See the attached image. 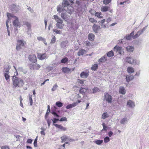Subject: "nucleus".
Listing matches in <instances>:
<instances>
[{
  "label": "nucleus",
  "mask_w": 149,
  "mask_h": 149,
  "mask_svg": "<svg viewBox=\"0 0 149 149\" xmlns=\"http://www.w3.org/2000/svg\"><path fill=\"white\" fill-rule=\"evenodd\" d=\"M52 113L54 116V117H59V115L57 114V113L54 111H52Z\"/></svg>",
  "instance_id": "13d9d810"
},
{
  "label": "nucleus",
  "mask_w": 149,
  "mask_h": 149,
  "mask_svg": "<svg viewBox=\"0 0 149 149\" xmlns=\"http://www.w3.org/2000/svg\"><path fill=\"white\" fill-rule=\"evenodd\" d=\"M68 61V59L66 57H64L62 58L61 61V63H67Z\"/></svg>",
  "instance_id": "58836bf2"
},
{
  "label": "nucleus",
  "mask_w": 149,
  "mask_h": 149,
  "mask_svg": "<svg viewBox=\"0 0 149 149\" xmlns=\"http://www.w3.org/2000/svg\"><path fill=\"white\" fill-rule=\"evenodd\" d=\"M144 31V28H143L142 30L139 31L137 33L133 36V39H134L139 37V36L143 33Z\"/></svg>",
  "instance_id": "6ab92c4d"
},
{
  "label": "nucleus",
  "mask_w": 149,
  "mask_h": 149,
  "mask_svg": "<svg viewBox=\"0 0 149 149\" xmlns=\"http://www.w3.org/2000/svg\"><path fill=\"white\" fill-rule=\"evenodd\" d=\"M56 41V38L54 36H53L51 40V43L53 44L55 43Z\"/></svg>",
  "instance_id": "5fc2aeb1"
},
{
  "label": "nucleus",
  "mask_w": 149,
  "mask_h": 149,
  "mask_svg": "<svg viewBox=\"0 0 149 149\" xmlns=\"http://www.w3.org/2000/svg\"><path fill=\"white\" fill-rule=\"evenodd\" d=\"M17 45L16 46V49L17 50H19L21 49L22 47L24 46L25 44H26L25 42H24V40H17Z\"/></svg>",
  "instance_id": "7ed1b4c3"
},
{
  "label": "nucleus",
  "mask_w": 149,
  "mask_h": 149,
  "mask_svg": "<svg viewBox=\"0 0 149 149\" xmlns=\"http://www.w3.org/2000/svg\"><path fill=\"white\" fill-rule=\"evenodd\" d=\"M10 8L11 11L17 13L20 10V8L19 5H15V4H12L10 6Z\"/></svg>",
  "instance_id": "20e7f679"
},
{
  "label": "nucleus",
  "mask_w": 149,
  "mask_h": 149,
  "mask_svg": "<svg viewBox=\"0 0 149 149\" xmlns=\"http://www.w3.org/2000/svg\"><path fill=\"white\" fill-rule=\"evenodd\" d=\"M93 90V93H95L97 92L99 90V89L97 87H95L92 89Z\"/></svg>",
  "instance_id": "4d7b16f0"
},
{
  "label": "nucleus",
  "mask_w": 149,
  "mask_h": 149,
  "mask_svg": "<svg viewBox=\"0 0 149 149\" xmlns=\"http://www.w3.org/2000/svg\"><path fill=\"white\" fill-rule=\"evenodd\" d=\"M126 48L128 52H132L134 51V47L129 46H128Z\"/></svg>",
  "instance_id": "7c9ffc66"
},
{
  "label": "nucleus",
  "mask_w": 149,
  "mask_h": 149,
  "mask_svg": "<svg viewBox=\"0 0 149 149\" xmlns=\"http://www.w3.org/2000/svg\"><path fill=\"white\" fill-rule=\"evenodd\" d=\"M89 21L92 23H96L97 22V20L94 18L91 17L89 19Z\"/></svg>",
  "instance_id": "a18cd8bd"
},
{
  "label": "nucleus",
  "mask_w": 149,
  "mask_h": 149,
  "mask_svg": "<svg viewBox=\"0 0 149 149\" xmlns=\"http://www.w3.org/2000/svg\"><path fill=\"white\" fill-rule=\"evenodd\" d=\"M95 38V35L93 33H90L88 35V39L91 41L94 40Z\"/></svg>",
  "instance_id": "bb28decb"
},
{
  "label": "nucleus",
  "mask_w": 149,
  "mask_h": 149,
  "mask_svg": "<svg viewBox=\"0 0 149 149\" xmlns=\"http://www.w3.org/2000/svg\"><path fill=\"white\" fill-rule=\"evenodd\" d=\"M53 31L55 32L57 34H60L61 33L60 31L57 29H53Z\"/></svg>",
  "instance_id": "052dcab7"
},
{
  "label": "nucleus",
  "mask_w": 149,
  "mask_h": 149,
  "mask_svg": "<svg viewBox=\"0 0 149 149\" xmlns=\"http://www.w3.org/2000/svg\"><path fill=\"white\" fill-rule=\"evenodd\" d=\"M63 6H62L61 5H59L57 7V11L59 13L63 11Z\"/></svg>",
  "instance_id": "a19ab883"
},
{
  "label": "nucleus",
  "mask_w": 149,
  "mask_h": 149,
  "mask_svg": "<svg viewBox=\"0 0 149 149\" xmlns=\"http://www.w3.org/2000/svg\"><path fill=\"white\" fill-rule=\"evenodd\" d=\"M37 39L39 41H41L43 42L46 45H47V43L46 42V39L42 37L41 36L38 37Z\"/></svg>",
  "instance_id": "5701e85b"
},
{
  "label": "nucleus",
  "mask_w": 149,
  "mask_h": 149,
  "mask_svg": "<svg viewBox=\"0 0 149 149\" xmlns=\"http://www.w3.org/2000/svg\"><path fill=\"white\" fill-rule=\"evenodd\" d=\"M84 81H85V80L83 79H78L77 80L78 83L79 84V85L81 86H84L85 85Z\"/></svg>",
  "instance_id": "2f4dec72"
},
{
  "label": "nucleus",
  "mask_w": 149,
  "mask_h": 149,
  "mask_svg": "<svg viewBox=\"0 0 149 149\" xmlns=\"http://www.w3.org/2000/svg\"><path fill=\"white\" fill-rule=\"evenodd\" d=\"M51 120L52 121L53 123V125L54 126L55 125H58L57 124H55L56 122L59 120V119L56 118H54L53 119H52Z\"/></svg>",
  "instance_id": "c03bdc74"
},
{
  "label": "nucleus",
  "mask_w": 149,
  "mask_h": 149,
  "mask_svg": "<svg viewBox=\"0 0 149 149\" xmlns=\"http://www.w3.org/2000/svg\"><path fill=\"white\" fill-rule=\"evenodd\" d=\"M103 127V129L101 130V132H102L103 131H106L107 130V127L105 126V124L104 123H103L102 124Z\"/></svg>",
  "instance_id": "6e6d98bb"
},
{
  "label": "nucleus",
  "mask_w": 149,
  "mask_h": 149,
  "mask_svg": "<svg viewBox=\"0 0 149 149\" xmlns=\"http://www.w3.org/2000/svg\"><path fill=\"white\" fill-rule=\"evenodd\" d=\"M110 140V138L108 136L105 137L104 139V141L105 143H107Z\"/></svg>",
  "instance_id": "09e8293b"
},
{
  "label": "nucleus",
  "mask_w": 149,
  "mask_h": 149,
  "mask_svg": "<svg viewBox=\"0 0 149 149\" xmlns=\"http://www.w3.org/2000/svg\"><path fill=\"white\" fill-rule=\"evenodd\" d=\"M58 87V86L57 85V84H54L52 87V91H55L57 88Z\"/></svg>",
  "instance_id": "3c124183"
},
{
  "label": "nucleus",
  "mask_w": 149,
  "mask_h": 149,
  "mask_svg": "<svg viewBox=\"0 0 149 149\" xmlns=\"http://www.w3.org/2000/svg\"><path fill=\"white\" fill-rule=\"evenodd\" d=\"M134 78V76L131 74L127 75L125 78L126 81L127 82L132 81Z\"/></svg>",
  "instance_id": "f8f14e48"
},
{
  "label": "nucleus",
  "mask_w": 149,
  "mask_h": 149,
  "mask_svg": "<svg viewBox=\"0 0 149 149\" xmlns=\"http://www.w3.org/2000/svg\"><path fill=\"white\" fill-rule=\"evenodd\" d=\"M13 85L15 87H20V86H22L24 84L23 81L22 79L15 76L13 77Z\"/></svg>",
  "instance_id": "f03ea898"
},
{
  "label": "nucleus",
  "mask_w": 149,
  "mask_h": 149,
  "mask_svg": "<svg viewBox=\"0 0 149 149\" xmlns=\"http://www.w3.org/2000/svg\"><path fill=\"white\" fill-rule=\"evenodd\" d=\"M128 119L127 118H125L122 119L120 121V123L124 125L127 123Z\"/></svg>",
  "instance_id": "b1692460"
},
{
  "label": "nucleus",
  "mask_w": 149,
  "mask_h": 149,
  "mask_svg": "<svg viewBox=\"0 0 149 149\" xmlns=\"http://www.w3.org/2000/svg\"><path fill=\"white\" fill-rule=\"evenodd\" d=\"M54 126L60 129L61 131H65L67 130V129L66 127H63L61 125H54Z\"/></svg>",
  "instance_id": "dca6fc26"
},
{
  "label": "nucleus",
  "mask_w": 149,
  "mask_h": 149,
  "mask_svg": "<svg viewBox=\"0 0 149 149\" xmlns=\"http://www.w3.org/2000/svg\"><path fill=\"white\" fill-rule=\"evenodd\" d=\"M61 17L64 20L67 19V17L65 13H62L61 14Z\"/></svg>",
  "instance_id": "49530a36"
},
{
  "label": "nucleus",
  "mask_w": 149,
  "mask_h": 149,
  "mask_svg": "<svg viewBox=\"0 0 149 149\" xmlns=\"http://www.w3.org/2000/svg\"><path fill=\"white\" fill-rule=\"evenodd\" d=\"M106 20L105 19H103L102 20H101L99 22L101 26H103L104 27H106V26L105 25H103V24L105 22Z\"/></svg>",
  "instance_id": "de8ad7c7"
},
{
  "label": "nucleus",
  "mask_w": 149,
  "mask_h": 149,
  "mask_svg": "<svg viewBox=\"0 0 149 149\" xmlns=\"http://www.w3.org/2000/svg\"><path fill=\"white\" fill-rule=\"evenodd\" d=\"M113 132L111 131H110L109 133H108V135L109 137H111V136L113 135Z\"/></svg>",
  "instance_id": "774afa93"
},
{
  "label": "nucleus",
  "mask_w": 149,
  "mask_h": 149,
  "mask_svg": "<svg viewBox=\"0 0 149 149\" xmlns=\"http://www.w3.org/2000/svg\"><path fill=\"white\" fill-rule=\"evenodd\" d=\"M10 69L9 68L8 66L5 67L3 70V73H9V70Z\"/></svg>",
  "instance_id": "79ce46f5"
},
{
  "label": "nucleus",
  "mask_w": 149,
  "mask_h": 149,
  "mask_svg": "<svg viewBox=\"0 0 149 149\" xmlns=\"http://www.w3.org/2000/svg\"><path fill=\"white\" fill-rule=\"evenodd\" d=\"M60 121H67V118L65 117H63L62 118H61V119L59 120Z\"/></svg>",
  "instance_id": "bf43d9fd"
},
{
  "label": "nucleus",
  "mask_w": 149,
  "mask_h": 149,
  "mask_svg": "<svg viewBox=\"0 0 149 149\" xmlns=\"http://www.w3.org/2000/svg\"><path fill=\"white\" fill-rule=\"evenodd\" d=\"M127 105L130 108H133L135 106L134 103L131 100H129L127 102Z\"/></svg>",
  "instance_id": "f3484780"
},
{
  "label": "nucleus",
  "mask_w": 149,
  "mask_h": 149,
  "mask_svg": "<svg viewBox=\"0 0 149 149\" xmlns=\"http://www.w3.org/2000/svg\"><path fill=\"white\" fill-rule=\"evenodd\" d=\"M28 59L32 63H36L37 62L36 56L34 54L29 55L28 57Z\"/></svg>",
  "instance_id": "423d86ee"
},
{
  "label": "nucleus",
  "mask_w": 149,
  "mask_h": 149,
  "mask_svg": "<svg viewBox=\"0 0 149 149\" xmlns=\"http://www.w3.org/2000/svg\"><path fill=\"white\" fill-rule=\"evenodd\" d=\"M7 16L9 20H10L12 18H13L15 20L13 21V25L16 27H20L21 26V24L19 22L18 18L16 16L13 15L10 13H7Z\"/></svg>",
  "instance_id": "f257e3e1"
},
{
  "label": "nucleus",
  "mask_w": 149,
  "mask_h": 149,
  "mask_svg": "<svg viewBox=\"0 0 149 149\" xmlns=\"http://www.w3.org/2000/svg\"><path fill=\"white\" fill-rule=\"evenodd\" d=\"M56 27L60 29H62L64 26V24L63 23H56Z\"/></svg>",
  "instance_id": "f704fd0d"
},
{
  "label": "nucleus",
  "mask_w": 149,
  "mask_h": 149,
  "mask_svg": "<svg viewBox=\"0 0 149 149\" xmlns=\"http://www.w3.org/2000/svg\"><path fill=\"white\" fill-rule=\"evenodd\" d=\"M89 71L87 70H85L81 73L80 74V77L83 78H86L89 75Z\"/></svg>",
  "instance_id": "0eeeda50"
},
{
  "label": "nucleus",
  "mask_w": 149,
  "mask_h": 149,
  "mask_svg": "<svg viewBox=\"0 0 149 149\" xmlns=\"http://www.w3.org/2000/svg\"><path fill=\"white\" fill-rule=\"evenodd\" d=\"M73 8L70 5L68 6L66 8H65L64 10L67 11L69 13H72L73 11Z\"/></svg>",
  "instance_id": "4468645a"
},
{
  "label": "nucleus",
  "mask_w": 149,
  "mask_h": 149,
  "mask_svg": "<svg viewBox=\"0 0 149 149\" xmlns=\"http://www.w3.org/2000/svg\"><path fill=\"white\" fill-rule=\"evenodd\" d=\"M32 141L33 140L32 139H28L26 143L31 144L32 143Z\"/></svg>",
  "instance_id": "0e129e2a"
},
{
  "label": "nucleus",
  "mask_w": 149,
  "mask_h": 149,
  "mask_svg": "<svg viewBox=\"0 0 149 149\" xmlns=\"http://www.w3.org/2000/svg\"><path fill=\"white\" fill-rule=\"evenodd\" d=\"M74 69V68H72L70 69L69 68L67 67L63 68H62V71L63 72L66 73H68L71 70L73 71Z\"/></svg>",
  "instance_id": "2eb2a0df"
},
{
  "label": "nucleus",
  "mask_w": 149,
  "mask_h": 149,
  "mask_svg": "<svg viewBox=\"0 0 149 149\" xmlns=\"http://www.w3.org/2000/svg\"><path fill=\"white\" fill-rule=\"evenodd\" d=\"M127 72L130 74L133 73L134 72V68L132 67H129L127 68Z\"/></svg>",
  "instance_id": "c85d7f7f"
},
{
  "label": "nucleus",
  "mask_w": 149,
  "mask_h": 149,
  "mask_svg": "<svg viewBox=\"0 0 149 149\" xmlns=\"http://www.w3.org/2000/svg\"><path fill=\"white\" fill-rule=\"evenodd\" d=\"M47 122L48 124V127H49L50 125V124L52 122V121L51 120H50L49 119H47Z\"/></svg>",
  "instance_id": "69168bd1"
},
{
  "label": "nucleus",
  "mask_w": 149,
  "mask_h": 149,
  "mask_svg": "<svg viewBox=\"0 0 149 149\" xmlns=\"http://www.w3.org/2000/svg\"><path fill=\"white\" fill-rule=\"evenodd\" d=\"M92 29L95 33H97L98 31L100 29V27L99 25L94 24L92 26Z\"/></svg>",
  "instance_id": "ddd939ff"
},
{
  "label": "nucleus",
  "mask_w": 149,
  "mask_h": 149,
  "mask_svg": "<svg viewBox=\"0 0 149 149\" xmlns=\"http://www.w3.org/2000/svg\"><path fill=\"white\" fill-rule=\"evenodd\" d=\"M1 149H10L8 146H5L1 147Z\"/></svg>",
  "instance_id": "e2e57ef3"
},
{
  "label": "nucleus",
  "mask_w": 149,
  "mask_h": 149,
  "mask_svg": "<svg viewBox=\"0 0 149 149\" xmlns=\"http://www.w3.org/2000/svg\"><path fill=\"white\" fill-rule=\"evenodd\" d=\"M122 48L121 47L116 46L114 47L113 50L114 51L118 52L120 54H122V53L123 52Z\"/></svg>",
  "instance_id": "9d476101"
},
{
  "label": "nucleus",
  "mask_w": 149,
  "mask_h": 149,
  "mask_svg": "<svg viewBox=\"0 0 149 149\" xmlns=\"http://www.w3.org/2000/svg\"><path fill=\"white\" fill-rule=\"evenodd\" d=\"M119 91L120 93L122 94H124L126 93L125 88L124 87H120L119 88Z\"/></svg>",
  "instance_id": "473e14b6"
},
{
  "label": "nucleus",
  "mask_w": 149,
  "mask_h": 149,
  "mask_svg": "<svg viewBox=\"0 0 149 149\" xmlns=\"http://www.w3.org/2000/svg\"><path fill=\"white\" fill-rule=\"evenodd\" d=\"M54 19H55L57 23H63V20L58 16L55 15L53 16Z\"/></svg>",
  "instance_id": "9b49d317"
},
{
  "label": "nucleus",
  "mask_w": 149,
  "mask_h": 149,
  "mask_svg": "<svg viewBox=\"0 0 149 149\" xmlns=\"http://www.w3.org/2000/svg\"><path fill=\"white\" fill-rule=\"evenodd\" d=\"M131 37L130 35H127L126 36V38L128 40H130L131 39Z\"/></svg>",
  "instance_id": "338daca9"
},
{
  "label": "nucleus",
  "mask_w": 149,
  "mask_h": 149,
  "mask_svg": "<svg viewBox=\"0 0 149 149\" xmlns=\"http://www.w3.org/2000/svg\"><path fill=\"white\" fill-rule=\"evenodd\" d=\"M88 90L87 88H84L81 87L79 90V92L80 93L83 95Z\"/></svg>",
  "instance_id": "393cba45"
},
{
  "label": "nucleus",
  "mask_w": 149,
  "mask_h": 149,
  "mask_svg": "<svg viewBox=\"0 0 149 149\" xmlns=\"http://www.w3.org/2000/svg\"><path fill=\"white\" fill-rule=\"evenodd\" d=\"M29 101L30 105L31 106L33 104V100L32 98V95H30L29 97Z\"/></svg>",
  "instance_id": "603ef678"
},
{
  "label": "nucleus",
  "mask_w": 149,
  "mask_h": 149,
  "mask_svg": "<svg viewBox=\"0 0 149 149\" xmlns=\"http://www.w3.org/2000/svg\"><path fill=\"white\" fill-rule=\"evenodd\" d=\"M114 53L112 50H111L108 52L107 54V56L109 57H110L114 56Z\"/></svg>",
  "instance_id": "e433bc0d"
},
{
  "label": "nucleus",
  "mask_w": 149,
  "mask_h": 149,
  "mask_svg": "<svg viewBox=\"0 0 149 149\" xmlns=\"http://www.w3.org/2000/svg\"><path fill=\"white\" fill-rule=\"evenodd\" d=\"M98 68V66H93L91 67V69L93 70H95L97 69Z\"/></svg>",
  "instance_id": "680f3d73"
},
{
  "label": "nucleus",
  "mask_w": 149,
  "mask_h": 149,
  "mask_svg": "<svg viewBox=\"0 0 149 149\" xmlns=\"http://www.w3.org/2000/svg\"><path fill=\"white\" fill-rule=\"evenodd\" d=\"M62 5L63 6V9H64L69 6L70 4L67 0H63L62 3Z\"/></svg>",
  "instance_id": "a211bd4d"
},
{
  "label": "nucleus",
  "mask_w": 149,
  "mask_h": 149,
  "mask_svg": "<svg viewBox=\"0 0 149 149\" xmlns=\"http://www.w3.org/2000/svg\"><path fill=\"white\" fill-rule=\"evenodd\" d=\"M86 51L85 49H81L77 53V55L78 56L83 55L84 54L86 53Z\"/></svg>",
  "instance_id": "412c9836"
},
{
  "label": "nucleus",
  "mask_w": 149,
  "mask_h": 149,
  "mask_svg": "<svg viewBox=\"0 0 149 149\" xmlns=\"http://www.w3.org/2000/svg\"><path fill=\"white\" fill-rule=\"evenodd\" d=\"M111 0H103V3L104 4L107 5L110 3Z\"/></svg>",
  "instance_id": "8fccbe9b"
},
{
  "label": "nucleus",
  "mask_w": 149,
  "mask_h": 149,
  "mask_svg": "<svg viewBox=\"0 0 149 149\" xmlns=\"http://www.w3.org/2000/svg\"><path fill=\"white\" fill-rule=\"evenodd\" d=\"M107 60V58L105 56H104L98 60V61L99 63H103L106 61Z\"/></svg>",
  "instance_id": "a878e982"
},
{
  "label": "nucleus",
  "mask_w": 149,
  "mask_h": 149,
  "mask_svg": "<svg viewBox=\"0 0 149 149\" xmlns=\"http://www.w3.org/2000/svg\"><path fill=\"white\" fill-rule=\"evenodd\" d=\"M109 116V114L108 113H107V112H104L102 114V118L104 119L108 117Z\"/></svg>",
  "instance_id": "c9c22d12"
},
{
  "label": "nucleus",
  "mask_w": 149,
  "mask_h": 149,
  "mask_svg": "<svg viewBox=\"0 0 149 149\" xmlns=\"http://www.w3.org/2000/svg\"><path fill=\"white\" fill-rule=\"evenodd\" d=\"M103 140H96L94 141V142L98 145H101L103 143Z\"/></svg>",
  "instance_id": "ea45409f"
},
{
  "label": "nucleus",
  "mask_w": 149,
  "mask_h": 149,
  "mask_svg": "<svg viewBox=\"0 0 149 149\" xmlns=\"http://www.w3.org/2000/svg\"><path fill=\"white\" fill-rule=\"evenodd\" d=\"M47 55L46 53L41 54L38 53L37 54V56L38 59L42 60L46 58Z\"/></svg>",
  "instance_id": "1a4fd4ad"
},
{
  "label": "nucleus",
  "mask_w": 149,
  "mask_h": 149,
  "mask_svg": "<svg viewBox=\"0 0 149 149\" xmlns=\"http://www.w3.org/2000/svg\"><path fill=\"white\" fill-rule=\"evenodd\" d=\"M104 99L108 103L112 102V96L107 93H105L104 95Z\"/></svg>",
  "instance_id": "39448f33"
},
{
  "label": "nucleus",
  "mask_w": 149,
  "mask_h": 149,
  "mask_svg": "<svg viewBox=\"0 0 149 149\" xmlns=\"http://www.w3.org/2000/svg\"><path fill=\"white\" fill-rule=\"evenodd\" d=\"M62 142L65 141H75L74 139L66 135H64L61 138Z\"/></svg>",
  "instance_id": "6e6552de"
},
{
  "label": "nucleus",
  "mask_w": 149,
  "mask_h": 149,
  "mask_svg": "<svg viewBox=\"0 0 149 149\" xmlns=\"http://www.w3.org/2000/svg\"><path fill=\"white\" fill-rule=\"evenodd\" d=\"M4 76L7 82H9L10 81V75H9V73H4Z\"/></svg>",
  "instance_id": "4c0bfd02"
},
{
  "label": "nucleus",
  "mask_w": 149,
  "mask_h": 149,
  "mask_svg": "<svg viewBox=\"0 0 149 149\" xmlns=\"http://www.w3.org/2000/svg\"><path fill=\"white\" fill-rule=\"evenodd\" d=\"M76 106V104L74 103L72 104H69L67 105L66 107V108L67 109H69L74 107Z\"/></svg>",
  "instance_id": "c756f323"
},
{
  "label": "nucleus",
  "mask_w": 149,
  "mask_h": 149,
  "mask_svg": "<svg viewBox=\"0 0 149 149\" xmlns=\"http://www.w3.org/2000/svg\"><path fill=\"white\" fill-rule=\"evenodd\" d=\"M110 7L107 6H102L101 8V10L102 12H105L108 11Z\"/></svg>",
  "instance_id": "aec40b11"
},
{
  "label": "nucleus",
  "mask_w": 149,
  "mask_h": 149,
  "mask_svg": "<svg viewBox=\"0 0 149 149\" xmlns=\"http://www.w3.org/2000/svg\"><path fill=\"white\" fill-rule=\"evenodd\" d=\"M56 105L57 107L60 108L63 106V104L60 101H58L56 102Z\"/></svg>",
  "instance_id": "37998d69"
},
{
  "label": "nucleus",
  "mask_w": 149,
  "mask_h": 149,
  "mask_svg": "<svg viewBox=\"0 0 149 149\" xmlns=\"http://www.w3.org/2000/svg\"><path fill=\"white\" fill-rule=\"evenodd\" d=\"M23 24L26 26L28 30L31 29V24L29 22H23Z\"/></svg>",
  "instance_id": "cd10ccee"
},
{
  "label": "nucleus",
  "mask_w": 149,
  "mask_h": 149,
  "mask_svg": "<svg viewBox=\"0 0 149 149\" xmlns=\"http://www.w3.org/2000/svg\"><path fill=\"white\" fill-rule=\"evenodd\" d=\"M86 47H89V48L91 47L92 46L91 43L88 41H86Z\"/></svg>",
  "instance_id": "864d4df0"
},
{
  "label": "nucleus",
  "mask_w": 149,
  "mask_h": 149,
  "mask_svg": "<svg viewBox=\"0 0 149 149\" xmlns=\"http://www.w3.org/2000/svg\"><path fill=\"white\" fill-rule=\"evenodd\" d=\"M102 13L101 12H96L95 14V16L99 18H102L103 17L101 16Z\"/></svg>",
  "instance_id": "72a5a7b5"
},
{
  "label": "nucleus",
  "mask_w": 149,
  "mask_h": 149,
  "mask_svg": "<svg viewBox=\"0 0 149 149\" xmlns=\"http://www.w3.org/2000/svg\"><path fill=\"white\" fill-rule=\"evenodd\" d=\"M126 60L129 63L132 64L134 62V60L133 58L130 57H127L126 58Z\"/></svg>",
  "instance_id": "4be33fe9"
}]
</instances>
